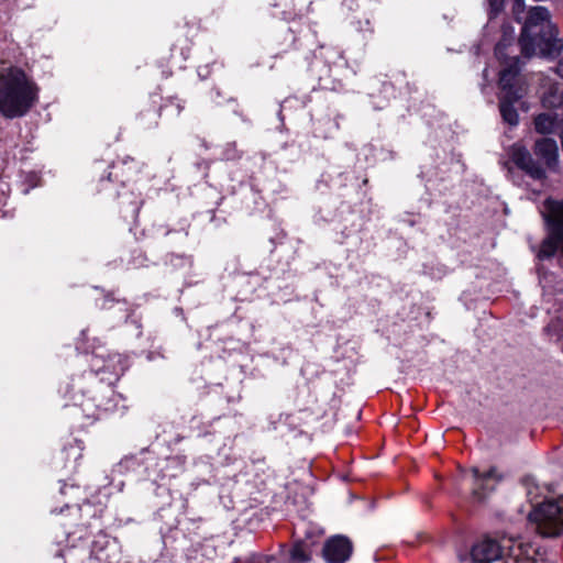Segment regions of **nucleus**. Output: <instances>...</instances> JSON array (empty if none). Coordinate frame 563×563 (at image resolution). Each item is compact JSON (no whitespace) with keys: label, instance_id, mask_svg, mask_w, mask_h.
Segmentation results:
<instances>
[{"label":"nucleus","instance_id":"2eb2a0df","mask_svg":"<svg viewBox=\"0 0 563 563\" xmlns=\"http://www.w3.org/2000/svg\"><path fill=\"white\" fill-rule=\"evenodd\" d=\"M106 365V353H95L90 360L91 369L96 373H101Z\"/></svg>","mask_w":563,"mask_h":563},{"label":"nucleus","instance_id":"f8f14e48","mask_svg":"<svg viewBox=\"0 0 563 563\" xmlns=\"http://www.w3.org/2000/svg\"><path fill=\"white\" fill-rule=\"evenodd\" d=\"M101 373H109L117 379L125 369V358L120 354H106V365Z\"/></svg>","mask_w":563,"mask_h":563},{"label":"nucleus","instance_id":"a211bd4d","mask_svg":"<svg viewBox=\"0 0 563 563\" xmlns=\"http://www.w3.org/2000/svg\"><path fill=\"white\" fill-rule=\"evenodd\" d=\"M523 7H525V0H515L514 12L516 14L519 12H522Z\"/></svg>","mask_w":563,"mask_h":563},{"label":"nucleus","instance_id":"dca6fc26","mask_svg":"<svg viewBox=\"0 0 563 563\" xmlns=\"http://www.w3.org/2000/svg\"><path fill=\"white\" fill-rule=\"evenodd\" d=\"M489 18L493 19L504 9V0H488Z\"/></svg>","mask_w":563,"mask_h":563},{"label":"nucleus","instance_id":"423d86ee","mask_svg":"<svg viewBox=\"0 0 563 563\" xmlns=\"http://www.w3.org/2000/svg\"><path fill=\"white\" fill-rule=\"evenodd\" d=\"M509 156L516 166L526 172L530 177L534 179H542L545 177V169L532 158L531 154L525 146L514 144L509 150Z\"/></svg>","mask_w":563,"mask_h":563},{"label":"nucleus","instance_id":"412c9836","mask_svg":"<svg viewBox=\"0 0 563 563\" xmlns=\"http://www.w3.org/2000/svg\"><path fill=\"white\" fill-rule=\"evenodd\" d=\"M484 77H487V69L484 70Z\"/></svg>","mask_w":563,"mask_h":563},{"label":"nucleus","instance_id":"39448f33","mask_svg":"<svg viewBox=\"0 0 563 563\" xmlns=\"http://www.w3.org/2000/svg\"><path fill=\"white\" fill-rule=\"evenodd\" d=\"M529 520L540 536H560L563 532V496L547 499L536 506L529 514Z\"/></svg>","mask_w":563,"mask_h":563},{"label":"nucleus","instance_id":"6e6552de","mask_svg":"<svg viewBox=\"0 0 563 563\" xmlns=\"http://www.w3.org/2000/svg\"><path fill=\"white\" fill-rule=\"evenodd\" d=\"M351 553L352 544L342 536L329 539L323 548V556L328 563H344Z\"/></svg>","mask_w":563,"mask_h":563},{"label":"nucleus","instance_id":"ddd939ff","mask_svg":"<svg viewBox=\"0 0 563 563\" xmlns=\"http://www.w3.org/2000/svg\"><path fill=\"white\" fill-rule=\"evenodd\" d=\"M309 560L310 554L302 543H296L290 550L288 563H306Z\"/></svg>","mask_w":563,"mask_h":563},{"label":"nucleus","instance_id":"f257e3e1","mask_svg":"<svg viewBox=\"0 0 563 563\" xmlns=\"http://www.w3.org/2000/svg\"><path fill=\"white\" fill-rule=\"evenodd\" d=\"M38 100V88L18 67L0 71V113L9 119L25 115Z\"/></svg>","mask_w":563,"mask_h":563},{"label":"nucleus","instance_id":"0eeeda50","mask_svg":"<svg viewBox=\"0 0 563 563\" xmlns=\"http://www.w3.org/2000/svg\"><path fill=\"white\" fill-rule=\"evenodd\" d=\"M473 478V495L477 499H483L487 493L494 490L501 476L497 474L496 468L492 467L486 472H479L477 467L471 470Z\"/></svg>","mask_w":563,"mask_h":563},{"label":"nucleus","instance_id":"20e7f679","mask_svg":"<svg viewBox=\"0 0 563 563\" xmlns=\"http://www.w3.org/2000/svg\"><path fill=\"white\" fill-rule=\"evenodd\" d=\"M505 64L499 77V110L505 122L517 125L519 115L515 103L527 95L528 82L525 76L520 74L518 57H512Z\"/></svg>","mask_w":563,"mask_h":563},{"label":"nucleus","instance_id":"7ed1b4c3","mask_svg":"<svg viewBox=\"0 0 563 563\" xmlns=\"http://www.w3.org/2000/svg\"><path fill=\"white\" fill-rule=\"evenodd\" d=\"M471 558L474 563H547L525 555L522 544L506 536L479 539L472 547Z\"/></svg>","mask_w":563,"mask_h":563},{"label":"nucleus","instance_id":"1a4fd4ad","mask_svg":"<svg viewBox=\"0 0 563 563\" xmlns=\"http://www.w3.org/2000/svg\"><path fill=\"white\" fill-rule=\"evenodd\" d=\"M539 95L544 108L555 109L563 107V82L544 77L541 79Z\"/></svg>","mask_w":563,"mask_h":563},{"label":"nucleus","instance_id":"f3484780","mask_svg":"<svg viewBox=\"0 0 563 563\" xmlns=\"http://www.w3.org/2000/svg\"><path fill=\"white\" fill-rule=\"evenodd\" d=\"M80 450H81V449H80V446H79V445L70 446V448L68 449V455H71V456L76 460L77 457H79V456H80Z\"/></svg>","mask_w":563,"mask_h":563},{"label":"nucleus","instance_id":"9b49d317","mask_svg":"<svg viewBox=\"0 0 563 563\" xmlns=\"http://www.w3.org/2000/svg\"><path fill=\"white\" fill-rule=\"evenodd\" d=\"M561 120L556 114L541 113L534 119V129L541 134H553L559 131Z\"/></svg>","mask_w":563,"mask_h":563},{"label":"nucleus","instance_id":"9d476101","mask_svg":"<svg viewBox=\"0 0 563 563\" xmlns=\"http://www.w3.org/2000/svg\"><path fill=\"white\" fill-rule=\"evenodd\" d=\"M534 153L543 159L544 165L548 168L554 169L558 166L559 148L554 140L544 137L537 141L534 145Z\"/></svg>","mask_w":563,"mask_h":563},{"label":"nucleus","instance_id":"f03ea898","mask_svg":"<svg viewBox=\"0 0 563 563\" xmlns=\"http://www.w3.org/2000/svg\"><path fill=\"white\" fill-rule=\"evenodd\" d=\"M556 34L548 9L544 7L532 8L519 40L522 54L527 57L554 58L563 48L562 40L558 38Z\"/></svg>","mask_w":563,"mask_h":563},{"label":"nucleus","instance_id":"6ab92c4d","mask_svg":"<svg viewBox=\"0 0 563 563\" xmlns=\"http://www.w3.org/2000/svg\"><path fill=\"white\" fill-rule=\"evenodd\" d=\"M556 73L563 78V59L560 60L558 68H556Z\"/></svg>","mask_w":563,"mask_h":563},{"label":"nucleus","instance_id":"4468645a","mask_svg":"<svg viewBox=\"0 0 563 563\" xmlns=\"http://www.w3.org/2000/svg\"><path fill=\"white\" fill-rule=\"evenodd\" d=\"M508 38L509 40L514 38V29L512 27H505L504 29V38L496 45L495 53H496V56L499 59H504L505 58L504 49L507 46Z\"/></svg>","mask_w":563,"mask_h":563},{"label":"nucleus","instance_id":"aec40b11","mask_svg":"<svg viewBox=\"0 0 563 563\" xmlns=\"http://www.w3.org/2000/svg\"><path fill=\"white\" fill-rule=\"evenodd\" d=\"M520 108L525 111H528L529 107L526 104V102H520Z\"/></svg>","mask_w":563,"mask_h":563}]
</instances>
